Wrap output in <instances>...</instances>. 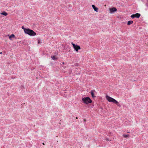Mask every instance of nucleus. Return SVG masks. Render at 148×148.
<instances>
[{
    "mask_svg": "<svg viewBox=\"0 0 148 148\" xmlns=\"http://www.w3.org/2000/svg\"><path fill=\"white\" fill-rule=\"evenodd\" d=\"M79 60V58H78L77 59H76V61L77 62Z\"/></svg>",
    "mask_w": 148,
    "mask_h": 148,
    "instance_id": "16",
    "label": "nucleus"
},
{
    "mask_svg": "<svg viewBox=\"0 0 148 148\" xmlns=\"http://www.w3.org/2000/svg\"><path fill=\"white\" fill-rule=\"evenodd\" d=\"M123 136L124 138H127L129 136V134H123Z\"/></svg>",
    "mask_w": 148,
    "mask_h": 148,
    "instance_id": "10",
    "label": "nucleus"
},
{
    "mask_svg": "<svg viewBox=\"0 0 148 148\" xmlns=\"http://www.w3.org/2000/svg\"><path fill=\"white\" fill-rule=\"evenodd\" d=\"M86 121V119H84V122H85V121Z\"/></svg>",
    "mask_w": 148,
    "mask_h": 148,
    "instance_id": "22",
    "label": "nucleus"
},
{
    "mask_svg": "<svg viewBox=\"0 0 148 148\" xmlns=\"http://www.w3.org/2000/svg\"><path fill=\"white\" fill-rule=\"evenodd\" d=\"M133 23V21H130L128 22L127 24L128 25H130L132 24Z\"/></svg>",
    "mask_w": 148,
    "mask_h": 148,
    "instance_id": "9",
    "label": "nucleus"
},
{
    "mask_svg": "<svg viewBox=\"0 0 148 148\" xmlns=\"http://www.w3.org/2000/svg\"><path fill=\"white\" fill-rule=\"evenodd\" d=\"M0 53H1H1H2V52H1Z\"/></svg>",
    "mask_w": 148,
    "mask_h": 148,
    "instance_id": "27",
    "label": "nucleus"
},
{
    "mask_svg": "<svg viewBox=\"0 0 148 148\" xmlns=\"http://www.w3.org/2000/svg\"><path fill=\"white\" fill-rule=\"evenodd\" d=\"M80 47L77 45L75 44V50L77 52H78L80 53V52L79 51V50L81 49Z\"/></svg>",
    "mask_w": 148,
    "mask_h": 148,
    "instance_id": "4",
    "label": "nucleus"
},
{
    "mask_svg": "<svg viewBox=\"0 0 148 148\" xmlns=\"http://www.w3.org/2000/svg\"><path fill=\"white\" fill-rule=\"evenodd\" d=\"M131 17L132 18H133L134 17H135V15L134 14H132V15L131 16Z\"/></svg>",
    "mask_w": 148,
    "mask_h": 148,
    "instance_id": "15",
    "label": "nucleus"
},
{
    "mask_svg": "<svg viewBox=\"0 0 148 148\" xmlns=\"http://www.w3.org/2000/svg\"><path fill=\"white\" fill-rule=\"evenodd\" d=\"M117 10H109V12L111 14H113Z\"/></svg>",
    "mask_w": 148,
    "mask_h": 148,
    "instance_id": "5",
    "label": "nucleus"
},
{
    "mask_svg": "<svg viewBox=\"0 0 148 148\" xmlns=\"http://www.w3.org/2000/svg\"><path fill=\"white\" fill-rule=\"evenodd\" d=\"M106 99L109 102H112L113 103L116 104L118 106L120 107L121 106L119 104L118 102L114 99L108 95L106 96Z\"/></svg>",
    "mask_w": 148,
    "mask_h": 148,
    "instance_id": "1",
    "label": "nucleus"
},
{
    "mask_svg": "<svg viewBox=\"0 0 148 148\" xmlns=\"http://www.w3.org/2000/svg\"><path fill=\"white\" fill-rule=\"evenodd\" d=\"M42 144H43V145H45V144H44V143H43Z\"/></svg>",
    "mask_w": 148,
    "mask_h": 148,
    "instance_id": "24",
    "label": "nucleus"
},
{
    "mask_svg": "<svg viewBox=\"0 0 148 148\" xmlns=\"http://www.w3.org/2000/svg\"><path fill=\"white\" fill-rule=\"evenodd\" d=\"M99 10H94L96 12H98Z\"/></svg>",
    "mask_w": 148,
    "mask_h": 148,
    "instance_id": "20",
    "label": "nucleus"
},
{
    "mask_svg": "<svg viewBox=\"0 0 148 148\" xmlns=\"http://www.w3.org/2000/svg\"><path fill=\"white\" fill-rule=\"evenodd\" d=\"M24 32L25 34L31 36H34L36 35V32L29 29L24 30Z\"/></svg>",
    "mask_w": 148,
    "mask_h": 148,
    "instance_id": "2",
    "label": "nucleus"
},
{
    "mask_svg": "<svg viewBox=\"0 0 148 148\" xmlns=\"http://www.w3.org/2000/svg\"><path fill=\"white\" fill-rule=\"evenodd\" d=\"M52 59L54 60L56 59V58L55 56H51Z\"/></svg>",
    "mask_w": 148,
    "mask_h": 148,
    "instance_id": "12",
    "label": "nucleus"
},
{
    "mask_svg": "<svg viewBox=\"0 0 148 148\" xmlns=\"http://www.w3.org/2000/svg\"><path fill=\"white\" fill-rule=\"evenodd\" d=\"M134 15L135 16V17H136L137 18H139L140 16V14L139 13H136L135 14H134Z\"/></svg>",
    "mask_w": 148,
    "mask_h": 148,
    "instance_id": "7",
    "label": "nucleus"
},
{
    "mask_svg": "<svg viewBox=\"0 0 148 148\" xmlns=\"http://www.w3.org/2000/svg\"><path fill=\"white\" fill-rule=\"evenodd\" d=\"M14 34H12L10 36L9 38H11L12 37L14 38Z\"/></svg>",
    "mask_w": 148,
    "mask_h": 148,
    "instance_id": "13",
    "label": "nucleus"
},
{
    "mask_svg": "<svg viewBox=\"0 0 148 148\" xmlns=\"http://www.w3.org/2000/svg\"><path fill=\"white\" fill-rule=\"evenodd\" d=\"M76 65L77 66H78V63H77L76 64Z\"/></svg>",
    "mask_w": 148,
    "mask_h": 148,
    "instance_id": "21",
    "label": "nucleus"
},
{
    "mask_svg": "<svg viewBox=\"0 0 148 148\" xmlns=\"http://www.w3.org/2000/svg\"><path fill=\"white\" fill-rule=\"evenodd\" d=\"M92 7L93 8V9H98V8L96 7L94 5H92Z\"/></svg>",
    "mask_w": 148,
    "mask_h": 148,
    "instance_id": "11",
    "label": "nucleus"
},
{
    "mask_svg": "<svg viewBox=\"0 0 148 148\" xmlns=\"http://www.w3.org/2000/svg\"><path fill=\"white\" fill-rule=\"evenodd\" d=\"M22 29L24 30H24L25 29H26L24 28V27L23 26L22 27Z\"/></svg>",
    "mask_w": 148,
    "mask_h": 148,
    "instance_id": "17",
    "label": "nucleus"
},
{
    "mask_svg": "<svg viewBox=\"0 0 148 148\" xmlns=\"http://www.w3.org/2000/svg\"><path fill=\"white\" fill-rule=\"evenodd\" d=\"M109 9H114V10H115V9H116L115 8H110Z\"/></svg>",
    "mask_w": 148,
    "mask_h": 148,
    "instance_id": "18",
    "label": "nucleus"
},
{
    "mask_svg": "<svg viewBox=\"0 0 148 148\" xmlns=\"http://www.w3.org/2000/svg\"><path fill=\"white\" fill-rule=\"evenodd\" d=\"M94 92H95V90H91L90 92L91 94V95L93 97H95V96H94Z\"/></svg>",
    "mask_w": 148,
    "mask_h": 148,
    "instance_id": "8",
    "label": "nucleus"
},
{
    "mask_svg": "<svg viewBox=\"0 0 148 148\" xmlns=\"http://www.w3.org/2000/svg\"><path fill=\"white\" fill-rule=\"evenodd\" d=\"M76 119H77V117H76Z\"/></svg>",
    "mask_w": 148,
    "mask_h": 148,
    "instance_id": "26",
    "label": "nucleus"
},
{
    "mask_svg": "<svg viewBox=\"0 0 148 148\" xmlns=\"http://www.w3.org/2000/svg\"><path fill=\"white\" fill-rule=\"evenodd\" d=\"M38 43L40 44V43L41 42H40V39H38Z\"/></svg>",
    "mask_w": 148,
    "mask_h": 148,
    "instance_id": "14",
    "label": "nucleus"
},
{
    "mask_svg": "<svg viewBox=\"0 0 148 148\" xmlns=\"http://www.w3.org/2000/svg\"><path fill=\"white\" fill-rule=\"evenodd\" d=\"M128 133H129L130 132H127Z\"/></svg>",
    "mask_w": 148,
    "mask_h": 148,
    "instance_id": "28",
    "label": "nucleus"
},
{
    "mask_svg": "<svg viewBox=\"0 0 148 148\" xmlns=\"http://www.w3.org/2000/svg\"><path fill=\"white\" fill-rule=\"evenodd\" d=\"M62 64H64V63L63 62L62 63Z\"/></svg>",
    "mask_w": 148,
    "mask_h": 148,
    "instance_id": "25",
    "label": "nucleus"
},
{
    "mask_svg": "<svg viewBox=\"0 0 148 148\" xmlns=\"http://www.w3.org/2000/svg\"><path fill=\"white\" fill-rule=\"evenodd\" d=\"M0 14L6 16L8 15V13L5 11H3V12L0 13Z\"/></svg>",
    "mask_w": 148,
    "mask_h": 148,
    "instance_id": "6",
    "label": "nucleus"
},
{
    "mask_svg": "<svg viewBox=\"0 0 148 148\" xmlns=\"http://www.w3.org/2000/svg\"><path fill=\"white\" fill-rule=\"evenodd\" d=\"M82 100L83 103L86 104H88L92 102V100L88 97L83 98Z\"/></svg>",
    "mask_w": 148,
    "mask_h": 148,
    "instance_id": "3",
    "label": "nucleus"
},
{
    "mask_svg": "<svg viewBox=\"0 0 148 148\" xmlns=\"http://www.w3.org/2000/svg\"><path fill=\"white\" fill-rule=\"evenodd\" d=\"M72 44L73 45V48H74V43H73V42H72Z\"/></svg>",
    "mask_w": 148,
    "mask_h": 148,
    "instance_id": "19",
    "label": "nucleus"
},
{
    "mask_svg": "<svg viewBox=\"0 0 148 148\" xmlns=\"http://www.w3.org/2000/svg\"><path fill=\"white\" fill-rule=\"evenodd\" d=\"M131 80L132 81H135V80Z\"/></svg>",
    "mask_w": 148,
    "mask_h": 148,
    "instance_id": "23",
    "label": "nucleus"
}]
</instances>
